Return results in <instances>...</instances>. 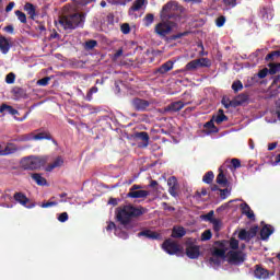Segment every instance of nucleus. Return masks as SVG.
Masks as SVG:
<instances>
[{"instance_id": "obj_44", "label": "nucleus", "mask_w": 280, "mask_h": 280, "mask_svg": "<svg viewBox=\"0 0 280 280\" xmlns=\"http://www.w3.org/2000/svg\"><path fill=\"white\" fill-rule=\"evenodd\" d=\"M226 23V16L220 15L215 19V25L217 27H224V24Z\"/></svg>"}, {"instance_id": "obj_27", "label": "nucleus", "mask_w": 280, "mask_h": 280, "mask_svg": "<svg viewBox=\"0 0 280 280\" xmlns=\"http://www.w3.org/2000/svg\"><path fill=\"white\" fill-rule=\"evenodd\" d=\"M24 10H25V12H27V14L31 16V19H34L36 16V7H34V4L27 2L24 5Z\"/></svg>"}, {"instance_id": "obj_52", "label": "nucleus", "mask_w": 280, "mask_h": 280, "mask_svg": "<svg viewBox=\"0 0 280 280\" xmlns=\"http://www.w3.org/2000/svg\"><path fill=\"white\" fill-rule=\"evenodd\" d=\"M57 220L60 222H67V220H69V214L67 212H62L58 215Z\"/></svg>"}, {"instance_id": "obj_63", "label": "nucleus", "mask_w": 280, "mask_h": 280, "mask_svg": "<svg viewBox=\"0 0 280 280\" xmlns=\"http://www.w3.org/2000/svg\"><path fill=\"white\" fill-rule=\"evenodd\" d=\"M14 2H10L5 8V12H12V10H14Z\"/></svg>"}, {"instance_id": "obj_16", "label": "nucleus", "mask_w": 280, "mask_h": 280, "mask_svg": "<svg viewBox=\"0 0 280 280\" xmlns=\"http://www.w3.org/2000/svg\"><path fill=\"white\" fill-rule=\"evenodd\" d=\"M138 237H147L148 240H161V234L147 230L138 233Z\"/></svg>"}, {"instance_id": "obj_31", "label": "nucleus", "mask_w": 280, "mask_h": 280, "mask_svg": "<svg viewBox=\"0 0 280 280\" xmlns=\"http://www.w3.org/2000/svg\"><path fill=\"white\" fill-rule=\"evenodd\" d=\"M217 183L218 185H223V187L226 185V183H229L226 176H224V173L222 172V168H220V173L217 176Z\"/></svg>"}, {"instance_id": "obj_10", "label": "nucleus", "mask_w": 280, "mask_h": 280, "mask_svg": "<svg viewBox=\"0 0 280 280\" xmlns=\"http://www.w3.org/2000/svg\"><path fill=\"white\" fill-rule=\"evenodd\" d=\"M16 145L12 144V143H2V150L0 151V156H8L10 154H14V152H16Z\"/></svg>"}, {"instance_id": "obj_62", "label": "nucleus", "mask_w": 280, "mask_h": 280, "mask_svg": "<svg viewBox=\"0 0 280 280\" xmlns=\"http://www.w3.org/2000/svg\"><path fill=\"white\" fill-rule=\"evenodd\" d=\"M120 56H124V49H118V50L114 54V60H117V58H119Z\"/></svg>"}, {"instance_id": "obj_3", "label": "nucleus", "mask_w": 280, "mask_h": 280, "mask_svg": "<svg viewBox=\"0 0 280 280\" xmlns=\"http://www.w3.org/2000/svg\"><path fill=\"white\" fill-rule=\"evenodd\" d=\"M84 15L79 12L67 13L59 19L57 27H63L65 30H77V27L84 26Z\"/></svg>"}, {"instance_id": "obj_25", "label": "nucleus", "mask_w": 280, "mask_h": 280, "mask_svg": "<svg viewBox=\"0 0 280 280\" xmlns=\"http://www.w3.org/2000/svg\"><path fill=\"white\" fill-rule=\"evenodd\" d=\"M0 113H3V115H19V110L7 104L1 105Z\"/></svg>"}, {"instance_id": "obj_17", "label": "nucleus", "mask_w": 280, "mask_h": 280, "mask_svg": "<svg viewBox=\"0 0 280 280\" xmlns=\"http://www.w3.org/2000/svg\"><path fill=\"white\" fill-rule=\"evenodd\" d=\"M31 178L36 183V185H39V187H45V185H47V179L43 177V174L40 173L31 174Z\"/></svg>"}, {"instance_id": "obj_55", "label": "nucleus", "mask_w": 280, "mask_h": 280, "mask_svg": "<svg viewBox=\"0 0 280 280\" xmlns=\"http://www.w3.org/2000/svg\"><path fill=\"white\" fill-rule=\"evenodd\" d=\"M257 231H259V226H253L248 230L249 236L253 238L257 235Z\"/></svg>"}, {"instance_id": "obj_51", "label": "nucleus", "mask_w": 280, "mask_h": 280, "mask_svg": "<svg viewBox=\"0 0 280 280\" xmlns=\"http://www.w3.org/2000/svg\"><path fill=\"white\" fill-rule=\"evenodd\" d=\"M58 206V201H48L42 205V209H49V207Z\"/></svg>"}, {"instance_id": "obj_38", "label": "nucleus", "mask_w": 280, "mask_h": 280, "mask_svg": "<svg viewBox=\"0 0 280 280\" xmlns=\"http://www.w3.org/2000/svg\"><path fill=\"white\" fill-rule=\"evenodd\" d=\"M143 21H144V25L147 27H150V25H152L154 23V14L148 13Z\"/></svg>"}, {"instance_id": "obj_22", "label": "nucleus", "mask_w": 280, "mask_h": 280, "mask_svg": "<svg viewBox=\"0 0 280 280\" xmlns=\"http://www.w3.org/2000/svg\"><path fill=\"white\" fill-rule=\"evenodd\" d=\"M63 164L65 160L58 156L50 165L46 167V172H52V170H56V167H62Z\"/></svg>"}, {"instance_id": "obj_59", "label": "nucleus", "mask_w": 280, "mask_h": 280, "mask_svg": "<svg viewBox=\"0 0 280 280\" xmlns=\"http://www.w3.org/2000/svg\"><path fill=\"white\" fill-rule=\"evenodd\" d=\"M268 71H270V70H268V69H262V70H260V71L258 72V78H260V79L266 78V75H268Z\"/></svg>"}, {"instance_id": "obj_18", "label": "nucleus", "mask_w": 280, "mask_h": 280, "mask_svg": "<svg viewBox=\"0 0 280 280\" xmlns=\"http://www.w3.org/2000/svg\"><path fill=\"white\" fill-rule=\"evenodd\" d=\"M273 233H275V228H272L271 225H265L260 230V237L261 240H268L270 235H272Z\"/></svg>"}, {"instance_id": "obj_54", "label": "nucleus", "mask_w": 280, "mask_h": 280, "mask_svg": "<svg viewBox=\"0 0 280 280\" xmlns=\"http://www.w3.org/2000/svg\"><path fill=\"white\" fill-rule=\"evenodd\" d=\"M257 231H259V226H253L248 230L249 236L253 238L257 235Z\"/></svg>"}, {"instance_id": "obj_50", "label": "nucleus", "mask_w": 280, "mask_h": 280, "mask_svg": "<svg viewBox=\"0 0 280 280\" xmlns=\"http://www.w3.org/2000/svg\"><path fill=\"white\" fill-rule=\"evenodd\" d=\"M49 80H51L49 77L43 78L37 81V84L38 86H47V84H49Z\"/></svg>"}, {"instance_id": "obj_15", "label": "nucleus", "mask_w": 280, "mask_h": 280, "mask_svg": "<svg viewBox=\"0 0 280 280\" xmlns=\"http://www.w3.org/2000/svg\"><path fill=\"white\" fill-rule=\"evenodd\" d=\"M132 106L136 108V110H145V108L150 106V102L141 98H136L132 101Z\"/></svg>"}, {"instance_id": "obj_5", "label": "nucleus", "mask_w": 280, "mask_h": 280, "mask_svg": "<svg viewBox=\"0 0 280 280\" xmlns=\"http://www.w3.org/2000/svg\"><path fill=\"white\" fill-rule=\"evenodd\" d=\"M45 165V159L40 156H30L26 160V170H40Z\"/></svg>"}, {"instance_id": "obj_61", "label": "nucleus", "mask_w": 280, "mask_h": 280, "mask_svg": "<svg viewBox=\"0 0 280 280\" xmlns=\"http://www.w3.org/2000/svg\"><path fill=\"white\" fill-rule=\"evenodd\" d=\"M276 115L280 121V101L276 103Z\"/></svg>"}, {"instance_id": "obj_12", "label": "nucleus", "mask_w": 280, "mask_h": 280, "mask_svg": "<svg viewBox=\"0 0 280 280\" xmlns=\"http://www.w3.org/2000/svg\"><path fill=\"white\" fill-rule=\"evenodd\" d=\"M14 200L15 202H19L20 205H22V207H26V209H32V207H34V205L27 206V203L30 202V199L22 192H16L14 195Z\"/></svg>"}, {"instance_id": "obj_41", "label": "nucleus", "mask_w": 280, "mask_h": 280, "mask_svg": "<svg viewBox=\"0 0 280 280\" xmlns=\"http://www.w3.org/2000/svg\"><path fill=\"white\" fill-rule=\"evenodd\" d=\"M199 67H198V61H197V59H195V60H192V61H190V62H188L187 65H186V69H187V71H196V69H198Z\"/></svg>"}, {"instance_id": "obj_2", "label": "nucleus", "mask_w": 280, "mask_h": 280, "mask_svg": "<svg viewBox=\"0 0 280 280\" xmlns=\"http://www.w3.org/2000/svg\"><path fill=\"white\" fill-rule=\"evenodd\" d=\"M183 7L178 4V2H168L166 3L161 12V19L163 22L159 23L155 26V33L158 36L165 37L167 34L172 33V30L176 27V22L179 21L180 18L176 15V12H182ZM174 19V21H172Z\"/></svg>"}, {"instance_id": "obj_33", "label": "nucleus", "mask_w": 280, "mask_h": 280, "mask_svg": "<svg viewBox=\"0 0 280 280\" xmlns=\"http://www.w3.org/2000/svg\"><path fill=\"white\" fill-rule=\"evenodd\" d=\"M215 176L213 175V172L209 171L208 173H206L202 177L203 183H206L207 185H211V183H213V178Z\"/></svg>"}, {"instance_id": "obj_9", "label": "nucleus", "mask_w": 280, "mask_h": 280, "mask_svg": "<svg viewBox=\"0 0 280 280\" xmlns=\"http://www.w3.org/2000/svg\"><path fill=\"white\" fill-rule=\"evenodd\" d=\"M145 5H148V0H136L129 10V14L132 16L135 12H139V10H143Z\"/></svg>"}, {"instance_id": "obj_7", "label": "nucleus", "mask_w": 280, "mask_h": 280, "mask_svg": "<svg viewBox=\"0 0 280 280\" xmlns=\"http://www.w3.org/2000/svg\"><path fill=\"white\" fill-rule=\"evenodd\" d=\"M43 139H46L49 141V140H51V136L47 132H40L37 135L28 133V135L23 136L20 139V141H43Z\"/></svg>"}, {"instance_id": "obj_35", "label": "nucleus", "mask_w": 280, "mask_h": 280, "mask_svg": "<svg viewBox=\"0 0 280 280\" xmlns=\"http://www.w3.org/2000/svg\"><path fill=\"white\" fill-rule=\"evenodd\" d=\"M214 121L215 120L212 118L211 120H209L208 122L205 124V128L210 130V132H218L219 129H218V127H215Z\"/></svg>"}, {"instance_id": "obj_28", "label": "nucleus", "mask_w": 280, "mask_h": 280, "mask_svg": "<svg viewBox=\"0 0 280 280\" xmlns=\"http://www.w3.org/2000/svg\"><path fill=\"white\" fill-rule=\"evenodd\" d=\"M167 185L170 186L168 192L171 194V196H176V178L171 177L167 182Z\"/></svg>"}, {"instance_id": "obj_11", "label": "nucleus", "mask_w": 280, "mask_h": 280, "mask_svg": "<svg viewBox=\"0 0 280 280\" xmlns=\"http://www.w3.org/2000/svg\"><path fill=\"white\" fill-rule=\"evenodd\" d=\"M186 255L189 259H198V257H200V248L196 245H189L186 248Z\"/></svg>"}, {"instance_id": "obj_20", "label": "nucleus", "mask_w": 280, "mask_h": 280, "mask_svg": "<svg viewBox=\"0 0 280 280\" xmlns=\"http://www.w3.org/2000/svg\"><path fill=\"white\" fill-rule=\"evenodd\" d=\"M254 276L256 277V279H268L270 277V273L268 272V270L261 267H257L254 271Z\"/></svg>"}, {"instance_id": "obj_23", "label": "nucleus", "mask_w": 280, "mask_h": 280, "mask_svg": "<svg viewBox=\"0 0 280 280\" xmlns=\"http://www.w3.org/2000/svg\"><path fill=\"white\" fill-rule=\"evenodd\" d=\"M187 231L185 230V228L177 225L173 228V232H172V237H185Z\"/></svg>"}, {"instance_id": "obj_64", "label": "nucleus", "mask_w": 280, "mask_h": 280, "mask_svg": "<svg viewBox=\"0 0 280 280\" xmlns=\"http://www.w3.org/2000/svg\"><path fill=\"white\" fill-rule=\"evenodd\" d=\"M1 200H4V202L8 200H12V196H10V194L5 192L4 195H2Z\"/></svg>"}, {"instance_id": "obj_57", "label": "nucleus", "mask_w": 280, "mask_h": 280, "mask_svg": "<svg viewBox=\"0 0 280 280\" xmlns=\"http://www.w3.org/2000/svg\"><path fill=\"white\" fill-rule=\"evenodd\" d=\"M122 34H130V25L128 24H122L120 27Z\"/></svg>"}, {"instance_id": "obj_6", "label": "nucleus", "mask_w": 280, "mask_h": 280, "mask_svg": "<svg viewBox=\"0 0 280 280\" xmlns=\"http://www.w3.org/2000/svg\"><path fill=\"white\" fill-rule=\"evenodd\" d=\"M162 248L168 255H176L177 253H180V245H178V243H176L172 240H166L162 244Z\"/></svg>"}, {"instance_id": "obj_37", "label": "nucleus", "mask_w": 280, "mask_h": 280, "mask_svg": "<svg viewBox=\"0 0 280 280\" xmlns=\"http://www.w3.org/2000/svg\"><path fill=\"white\" fill-rule=\"evenodd\" d=\"M210 224H212L215 233H218L220 229H222V221L220 219L214 218Z\"/></svg>"}, {"instance_id": "obj_30", "label": "nucleus", "mask_w": 280, "mask_h": 280, "mask_svg": "<svg viewBox=\"0 0 280 280\" xmlns=\"http://www.w3.org/2000/svg\"><path fill=\"white\" fill-rule=\"evenodd\" d=\"M221 104H223L224 108H231V106H240V102H233V101H230L229 98L226 97H223L222 101H221Z\"/></svg>"}, {"instance_id": "obj_40", "label": "nucleus", "mask_w": 280, "mask_h": 280, "mask_svg": "<svg viewBox=\"0 0 280 280\" xmlns=\"http://www.w3.org/2000/svg\"><path fill=\"white\" fill-rule=\"evenodd\" d=\"M213 214H214V212H213V210H211L209 213L203 214V215H201L200 218H201V220H203V222H210V223H212L213 220L215 219V218H213Z\"/></svg>"}, {"instance_id": "obj_46", "label": "nucleus", "mask_w": 280, "mask_h": 280, "mask_svg": "<svg viewBox=\"0 0 280 280\" xmlns=\"http://www.w3.org/2000/svg\"><path fill=\"white\" fill-rule=\"evenodd\" d=\"M211 237H212L211 230H206L201 234V242H209V240H211Z\"/></svg>"}, {"instance_id": "obj_45", "label": "nucleus", "mask_w": 280, "mask_h": 280, "mask_svg": "<svg viewBox=\"0 0 280 280\" xmlns=\"http://www.w3.org/2000/svg\"><path fill=\"white\" fill-rule=\"evenodd\" d=\"M272 91H279L280 89V77H275L272 83H271Z\"/></svg>"}, {"instance_id": "obj_58", "label": "nucleus", "mask_w": 280, "mask_h": 280, "mask_svg": "<svg viewBox=\"0 0 280 280\" xmlns=\"http://www.w3.org/2000/svg\"><path fill=\"white\" fill-rule=\"evenodd\" d=\"M141 189H143L142 185L135 184L133 186L130 187L129 191H141Z\"/></svg>"}, {"instance_id": "obj_29", "label": "nucleus", "mask_w": 280, "mask_h": 280, "mask_svg": "<svg viewBox=\"0 0 280 280\" xmlns=\"http://www.w3.org/2000/svg\"><path fill=\"white\" fill-rule=\"evenodd\" d=\"M238 238L243 240L244 242H250V240H253L252 236H250V233L246 230H241L240 231Z\"/></svg>"}, {"instance_id": "obj_49", "label": "nucleus", "mask_w": 280, "mask_h": 280, "mask_svg": "<svg viewBox=\"0 0 280 280\" xmlns=\"http://www.w3.org/2000/svg\"><path fill=\"white\" fill-rule=\"evenodd\" d=\"M97 47V40L91 39L85 43V49H95Z\"/></svg>"}, {"instance_id": "obj_60", "label": "nucleus", "mask_w": 280, "mask_h": 280, "mask_svg": "<svg viewBox=\"0 0 280 280\" xmlns=\"http://www.w3.org/2000/svg\"><path fill=\"white\" fill-rule=\"evenodd\" d=\"M3 30L7 32V34H14V26L12 25H8Z\"/></svg>"}, {"instance_id": "obj_42", "label": "nucleus", "mask_w": 280, "mask_h": 280, "mask_svg": "<svg viewBox=\"0 0 280 280\" xmlns=\"http://www.w3.org/2000/svg\"><path fill=\"white\" fill-rule=\"evenodd\" d=\"M132 0H107V3H110L112 5H126L127 3H130Z\"/></svg>"}, {"instance_id": "obj_56", "label": "nucleus", "mask_w": 280, "mask_h": 280, "mask_svg": "<svg viewBox=\"0 0 280 280\" xmlns=\"http://www.w3.org/2000/svg\"><path fill=\"white\" fill-rule=\"evenodd\" d=\"M231 164L233 165V167H235V170H237V167H242V162H240V160L237 159H232Z\"/></svg>"}, {"instance_id": "obj_26", "label": "nucleus", "mask_w": 280, "mask_h": 280, "mask_svg": "<svg viewBox=\"0 0 280 280\" xmlns=\"http://www.w3.org/2000/svg\"><path fill=\"white\" fill-rule=\"evenodd\" d=\"M212 119H214L215 124H222V121H228L229 117H226V115H224L223 109H219L217 116H213Z\"/></svg>"}, {"instance_id": "obj_13", "label": "nucleus", "mask_w": 280, "mask_h": 280, "mask_svg": "<svg viewBox=\"0 0 280 280\" xmlns=\"http://www.w3.org/2000/svg\"><path fill=\"white\" fill-rule=\"evenodd\" d=\"M10 47L12 45L10 44V39L5 36H0V51L5 56L10 51Z\"/></svg>"}, {"instance_id": "obj_47", "label": "nucleus", "mask_w": 280, "mask_h": 280, "mask_svg": "<svg viewBox=\"0 0 280 280\" xmlns=\"http://www.w3.org/2000/svg\"><path fill=\"white\" fill-rule=\"evenodd\" d=\"M232 89L235 93H237L238 91H242V89H244V84H242V81H235L232 84Z\"/></svg>"}, {"instance_id": "obj_19", "label": "nucleus", "mask_w": 280, "mask_h": 280, "mask_svg": "<svg viewBox=\"0 0 280 280\" xmlns=\"http://www.w3.org/2000/svg\"><path fill=\"white\" fill-rule=\"evenodd\" d=\"M148 196H150L148 190H136L127 194V198H148Z\"/></svg>"}, {"instance_id": "obj_4", "label": "nucleus", "mask_w": 280, "mask_h": 280, "mask_svg": "<svg viewBox=\"0 0 280 280\" xmlns=\"http://www.w3.org/2000/svg\"><path fill=\"white\" fill-rule=\"evenodd\" d=\"M141 213L143 212H141L140 209L132 206H124L117 209L116 218L124 229H128V224H130L132 218H138V215H141Z\"/></svg>"}, {"instance_id": "obj_24", "label": "nucleus", "mask_w": 280, "mask_h": 280, "mask_svg": "<svg viewBox=\"0 0 280 280\" xmlns=\"http://www.w3.org/2000/svg\"><path fill=\"white\" fill-rule=\"evenodd\" d=\"M173 69H174V62L166 61L158 69V73L164 74V73H167L168 71H172Z\"/></svg>"}, {"instance_id": "obj_1", "label": "nucleus", "mask_w": 280, "mask_h": 280, "mask_svg": "<svg viewBox=\"0 0 280 280\" xmlns=\"http://www.w3.org/2000/svg\"><path fill=\"white\" fill-rule=\"evenodd\" d=\"M244 248L246 246L241 245L240 247V241L235 238L222 241L213 248L209 264L214 269L220 268L224 261H228L232 266H240L244 264Z\"/></svg>"}, {"instance_id": "obj_43", "label": "nucleus", "mask_w": 280, "mask_h": 280, "mask_svg": "<svg viewBox=\"0 0 280 280\" xmlns=\"http://www.w3.org/2000/svg\"><path fill=\"white\" fill-rule=\"evenodd\" d=\"M15 16H18L20 23H27V15H25V13H23L22 11H15Z\"/></svg>"}, {"instance_id": "obj_34", "label": "nucleus", "mask_w": 280, "mask_h": 280, "mask_svg": "<svg viewBox=\"0 0 280 280\" xmlns=\"http://www.w3.org/2000/svg\"><path fill=\"white\" fill-rule=\"evenodd\" d=\"M223 10H231L237 5V0H223Z\"/></svg>"}, {"instance_id": "obj_36", "label": "nucleus", "mask_w": 280, "mask_h": 280, "mask_svg": "<svg viewBox=\"0 0 280 280\" xmlns=\"http://www.w3.org/2000/svg\"><path fill=\"white\" fill-rule=\"evenodd\" d=\"M137 138L144 141V148H148V142L150 141V136H148V132H139L137 133Z\"/></svg>"}, {"instance_id": "obj_21", "label": "nucleus", "mask_w": 280, "mask_h": 280, "mask_svg": "<svg viewBox=\"0 0 280 280\" xmlns=\"http://www.w3.org/2000/svg\"><path fill=\"white\" fill-rule=\"evenodd\" d=\"M183 108H185V103H183L182 101H177L168 105L166 110H171L172 113H178V110H183Z\"/></svg>"}, {"instance_id": "obj_14", "label": "nucleus", "mask_w": 280, "mask_h": 280, "mask_svg": "<svg viewBox=\"0 0 280 280\" xmlns=\"http://www.w3.org/2000/svg\"><path fill=\"white\" fill-rule=\"evenodd\" d=\"M241 211L243 215H246V218H248V220H255V212H253V209H250V206H248V203H241Z\"/></svg>"}, {"instance_id": "obj_53", "label": "nucleus", "mask_w": 280, "mask_h": 280, "mask_svg": "<svg viewBox=\"0 0 280 280\" xmlns=\"http://www.w3.org/2000/svg\"><path fill=\"white\" fill-rule=\"evenodd\" d=\"M229 196H231V190L225 188L221 190V198L222 200H225V198H229Z\"/></svg>"}, {"instance_id": "obj_48", "label": "nucleus", "mask_w": 280, "mask_h": 280, "mask_svg": "<svg viewBox=\"0 0 280 280\" xmlns=\"http://www.w3.org/2000/svg\"><path fill=\"white\" fill-rule=\"evenodd\" d=\"M16 80V74H14L13 72H10L9 74H7L5 77V82L7 84H14V81Z\"/></svg>"}, {"instance_id": "obj_8", "label": "nucleus", "mask_w": 280, "mask_h": 280, "mask_svg": "<svg viewBox=\"0 0 280 280\" xmlns=\"http://www.w3.org/2000/svg\"><path fill=\"white\" fill-rule=\"evenodd\" d=\"M106 231H115V235L120 237V240H128V233L121 230V228H117L115 222H108L106 226Z\"/></svg>"}, {"instance_id": "obj_32", "label": "nucleus", "mask_w": 280, "mask_h": 280, "mask_svg": "<svg viewBox=\"0 0 280 280\" xmlns=\"http://www.w3.org/2000/svg\"><path fill=\"white\" fill-rule=\"evenodd\" d=\"M197 60V66L200 67H211V60L209 58H199Z\"/></svg>"}, {"instance_id": "obj_39", "label": "nucleus", "mask_w": 280, "mask_h": 280, "mask_svg": "<svg viewBox=\"0 0 280 280\" xmlns=\"http://www.w3.org/2000/svg\"><path fill=\"white\" fill-rule=\"evenodd\" d=\"M280 71V63H270L269 65V73L275 75V73H279Z\"/></svg>"}]
</instances>
